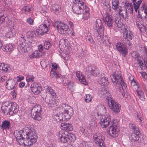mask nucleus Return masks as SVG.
Instances as JSON below:
<instances>
[{
  "instance_id": "obj_15",
  "label": "nucleus",
  "mask_w": 147,
  "mask_h": 147,
  "mask_svg": "<svg viewBox=\"0 0 147 147\" xmlns=\"http://www.w3.org/2000/svg\"><path fill=\"white\" fill-rule=\"evenodd\" d=\"M76 76L80 82L82 84L85 85L87 84L85 77L80 71H77L76 72Z\"/></svg>"
},
{
  "instance_id": "obj_50",
  "label": "nucleus",
  "mask_w": 147,
  "mask_h": 147,
  "mask_svg": "<svg viewBox=\"0 0 147 147\" xmlns=\"http://www.w3.org/2000/svg\"><path fill=\"white\" fill-rule=\"evenodd\" d=\"M40 27L41 28L42 30L43 33H47L48 31L49 28L47 27L42 24V25H41Z\"/></svg>"
},
{
  "instance_id": "obj_41",
  "label": "nucleus",
  "mask_w": 147,
  "mask_h": 147,
  "mask_svg": "<svg viewBox=\"0 0 147 147\" xmlns=\"http://www.w3.org/2000/svg\"><path fill=\"white\" fill-rule=\"evenodd\" d=\"M85 37L87 41L88 40L89 42L91 43V44H94V41L92 38L90 33H88L86 34Z\"/></svg>"
},
{
  "instance_id": "obj_37",
  "label": "nucleus",
  "mask_w": 147,
  "mask_h": 147,
  "mask_svg": "<svg viewBox=\"0 0 147 147\" xmlns=\"http://www.w3.org/2000/svg\"><path fill=\"white\" fill-rule=\"evenodd\" d=\"M136 92H137L140 99L142 101H144L145 99V96L144 93L141 90H136Z\"/></svg>"
},
{
  "instance_id": "obj_17",
  "label": "nucleus",
  "mask_w": 147,
  "mask_h": 147,
  "mask_svg": "<svg viewBox=\"0 0 147 147\" xmlns=\"http://www.w3.org/2000/svg\"><path fill=\"white\" fill-rule=\"evenodd\" d=\"M41 113L37 111L34 112L33 110H31V114L32 117L35 120L40 121L41 119Z\"/></svg>"
},
{
  "instance_id": "obj_21",
  "label": "nucleus",
  "mask_w": 147,
  "mask_h": 147,
  "mask_svg": "<svg viewBox=\"0 0 147 147\" xmlns=\"http://www.w3.org/2000/svg\"><path fill=\"white\" fill-rule=\"evenodd\" d=\"M119 14L120 16H121L125 20L128 19V16L127 12V9H125L124 8L123 9H119Z\"/></svg>"
},
{
  "instance_id": "obj_61",
  "label": "nucleus",
  "mask_w": 147,
  "mask_h": 147,
  "mask_svg": "<svg viewBox=\"0 0 147 147\" xmlns=\"http://www.w3.org/2000/svg\"><path fill=\"white\" fill-rule=\"evenodd\" d=\"M107 91L105 90L104 91H102L100 92V94L102 95L101 97L104 98L107 95Z\"/></svg>"
},
{
  "instance_id": "obj_28",
  "label": "nucleus",
  "mask_w": 147,
  "mask_h": 147,
  "mask_svg": "<svg viewBox=\"0 0 147 147\" xmlns=\"http://www.w3.org/2000/svg\"><path fill=\"white\" fill-rule=\"evenodd\" d=\"M140 138V136L136 135L134 133L132 134L130 137V139L131 140V141L133 142H139L140 141V140H139Z\"/></svg>"
},
{
  "instance_id": "obj_32",
  "label": "nucleus",
  "mask_w": 147,
  "mask_h": 147,
  "mask_svg": "<svg viewBox=\"0 0 147 147\" xmlns=\"http://www.w3.org/2000/svg\"><path fill=\"white\" fill-rule=\"evenodd\" d=\"M42 53L38 51H35L34 53L30 55L31 58H39L42 56Z\"/></svg>"
},
{
  "instance_id": "obj_44",
  "label": "nucleus",
  "mask_w": 147,
  "mask_h": 147,
  "mask_svg": "<svg viewBox=\"0 0 147 147\" xmlns=\"http://www.w3.org/2000/svg\"><path fill=\"white\" fill-rule=\"evenodd\" d=\"M28 47V44L25 42H22L20 44V48L22 51H25V49H26Z\"/></svg>"
},
{
  "instance_id": "obj_60",
  "label": "nucleus",
  "mask_w": 147,
  "mask_h": 147,
  "mask_svg": "<svg viewBox=\"0 0 147 147\" xmlns=\"http://www.w3.org/2000/svg\"><path fill=\"white\" fill-rule=\"evenodd\" d=\"M26 22L30 25H32L34 21L31 18H29L27 19Z\"/></svg>"
},
{
  "instance_id": "obj_9",
  "label": "nucleus",
  "mask_w": 147,
  "mask_h": 147,
  "mask_svg": "<svg viewBox=\"0 0 147 147\" xmlns=\"http://www.w3.org/2000/svg\"><path fill=\"white\" fill-rule=\"evenodd\" d=\"M58 31L59 33L62 34L64 33V32L67 31L69 29V27L66 24L64 23L59 22L57 26Z\"/></svg>"
},
{
  "instance_id": "obj_18",
  "label": "nucleus",
  "mask_w": 147,
  "mask_h": 147,
  "mask_svg": "<svg viewBox=\"0 0 147 147\" xmlns=\"http://www.w3.org/2000/svg\"><path fill=\"white\" fill-rule=\"evenodd\" d=\"M98 82L102 86L107 85L108 83L107 78L105 77V74H101L100 79L98 80Z\"/></svg>"
},
{
  "instance_id": "obj_25",
  "label": "nucleus",
  "mask_w": 147,
  "mask_h": 147,
  "mask_svg": "<svg viewBox=\"0 0 147 147\" xmlns=\"http://www.w3.org/2000/svg\"><path fill=\"white\" fill-rule=\"evenodd\" d=\"M10 105L11 111H12L13 113H16L18 110V106L15 102H12L9 103Z\"/></svg>"
},
{
  "instance_id": "obj_31",
  "label": "nucleus",
  "mask_w": 147,
  "mask_h": 147,
  "mask_svg": "<svg viewBox=\"0 0 147 147\" xmlns=\"http://www.w3.org/2000/svg\"><path fill=\"white\" fill-rule=\"evenodd\" d=\"M43 98L45 99V102L48 104V106L51 107L52 106V102H53L52 98H53L51 96H46L45 98L43 97Z\"/></svg>"
},
{
  "instance_id": "obj_55",
  "label": "nucleus",
  "mask_w": 147,
  "mask_h": 147,
  "mask_svg": "<svg viewBox=\"0 0 147 147\" xmlns=\"http://www.w3.org/2000/svg\"><path fill=\"white\" fill-rule=\"evenodd\" d=\"M52 101L53 102H52V106L51 107L55 106L58 105V101H57L54 98H52Z\"/></svg>"
},
{
  "instance_id": "obj_13",
  "label": "nucleus",
  "mask_w": 147,
  "mask_h": 147,
  "mask_svg": "<svg viewBox=\"0 0 147 147\" xmlns=\"http://www.w3.org/2000/svg\"><path fill=\"white\" fill-rule=\"evenodd\" d=\"M31 90L32 92L35 94L37 95L41 91V88L38 84H32L31 86Z\"/></svg>"
},
{
  "instance_id": "obj_29",
  "label": "nucleus",
  "mask_w": 147,
  "mask_h": 147,
  "mask_svg": "<svg viewBox=\"0 0 147 147\" xmlns=\"http://www.w3.org/2000/svg\"><path fill=\"white\" fill-rule=\"evenodd\" d=\"M9 67L7 64L0 63V71L3 72H7L8 70Z\"/></svg>"
},
{
  "instance_id": "obj_7",
  "label": "nucleus",
  "mask_w": 147,
  "mask_h": 147,
  "mask_svg": "<svg viewBox=\"0 0 147 147\" xmlns=\"http://www.w3.org/2000/svg\"><path fill=\"white\" fill-rule=\"evenodd\" d=\"M95 26L97 30L96 34L97 36H99L101 37L103 35L104 31L102 22L100 19H97L96 20Z\"/></svg>"
},
{
  "instance_id": "obj_16",
  "label": "nucleus",
  "mask_w": 147,
  "mask_h": 147,
  "mask_svg": "<svg viewBox=\"0 0 147 147\" xmlns=\"http://www.w3.org/2000/svg\"><path fill=\"white\" fill-rule=\"evenodd\" d=\"M114 18L111 16L107 15L104 20L105 24L109 27H111L113 23Z\"/></svg>"
},
{
  "instance_id": "obj_52",
  "label": "nucleus",
  "mask_w": 147,
  "mask_h": 147,
  "mask_svg": "<svg viewBox=\"0 0 147 147\" xmlns=\"http://www.w3.org/2000/svg\"><path fill=\"white\" fill-rule=\"evenodd\" d=\"M51 47L50 43L49 42H45L44 45V48L47 50L49 49V48Z\"/></svg>"
},
{
  "instance_id": "obj_22",
  "label": "nucleus",
  "mask_w": 147,
  "mask_h": 147,
  "mask_svg": "<svg viewBox=\"0 0 147 147\" xmlns=\"http://www.w3.org/2000/svg\"><path fill=\"white\" fill-rule=\"evenodd\" d=\"M89 8L87 6H85V9L84 10V12L81 13L83 19L86 20L89 18Z\"/></svg>"
},
{
  "instance_id": "obj_59",
  "label": "nucleus",
  "mask_w": 147,
  "mask_h": 147,
  "mask_svg": "<svg viewBox=\"0 0 147 147\" xmlns=\"http://www.w3.org/2000/svg\"><path fill=\"white\" fill-rule=\"evenodd\" d=\"M50 24V22L49 20H47L45 21L44 24L42 25L47 27L49 28Z\"/></svg>"
},
{
  "instance_id": "obj_12",
  "label": "nucleus",
  "mask_w": 147,
  "mask_h": 147,
  "mask_svg": "<svg viewBox=\"0 0 147 147\" xmlns=\"http://www.w3.org/2000/svg\"><path fill=\"white\" fill-rule=\"evenodd\" d=\"M5 86L6 88L8 90L16 88L15 80L12 79L8 80L6 82Z\"/></svg>"
},
{
  "instance_id": "obj_26",
  "label": "nucleus",
  "mask_w": 147,
  "mask_h": 147,
  "mask_svg": "<svg viewBox=\"0 0 147 147\" xmlns=\"http://www.w3.org/2000/svg\"><path fill=\"white\" fill-rule=\"evenodd\" d=\"M2 50L5 52H9L12 51L13 50V48L12 44H9L4 46L2 48Z\"/></svg>"
},
{
  "instance_id": "obj_43",
  "label": "nucleus",
  "mask_w": 147,
  "mask_h": 147,
  "mask_svg": "<svg viewBox=\"0 0 147 147\" xmlns=\"http://www.w3.org/2000/svg\"><path fill=\"white\" fill-rule=\"evenodd\" d=\"M125 9L128 10V11L130 13L133 12V6L131 3H128L125 6Z\"/></svg>"
},
{
  "instance_id": "obj_53",
  "label": "nucleus",
  "mask_w": 147,
  "mask_h": 147,
  "mask_svg": "<svg viewBox=\"0 0 147 147\" xmlns=\"http://www.w3.org/2000/svg\"><path fill=\"white\" fill-rule=\"evenodd\" d=\"M91 98L90 95L86 94L84 97L85 100L86 102H89L91 101Z\"/></svg>"
},
{
  "instance_id": "obj_10",
  "label": "nucleus",
  "mask_w": 147,
  "mask_h": 147,
  "mask_svg": "<svg viewBox=\"0 0 147 147\" xmlns=\"http://www.w3.org/2000/svg\"><path fill=\"white\" fill-rule=\"evenodd\" d=\"M123 38L122 40L123 42L126 45L127 44H129V41L131 40L133 37L132 34L127 30L123 32Z\"/></svg>"
},
{
  "instance_id": "obj_2",
  "label": "nucleus",
  "mask_w": 147,
  "mask_h": 147,
  "mask_svg": "<svg viewBox=\"0 0 147 147\" xmlns=\"http://www.w3.org/2000/svg\"><path fill=\"white\" fill-rule=\"evenodd\" d=\"M24 137L21 140L22 143L19 145L29 146L35 143L38 137L34 129L29 127H26L24 130Z\"/></svg>"
},
{
  "instance_id": "obj_62",
  "label": "nucleus",
  "mask_w": 147,
  "mask_h": 147,
  "mask_svg": "<svg viewBox=\"0 0 147 147\" xmlns=\"http://www.w3.org/2000/svg\"><path fill=\"white\" fill-rule=\"evenodd\" d=\"M0 24L3 22L5 20V16L4 15H2L1 14L0 15Z\"/></svg>"
},
{
  "instance_id": "obj_51",
  "label": "nucleus",
  "mask_w": 147,
  "mask_h": 147,
  "mask_svg": "<svg viewBox=\"0 0 147 147\" xmlns=\"http://www.w3.org/2000/svg\"><path fill=\"white\" fill-rule=\"evenodd\" d=\"M36 34H37V35H44L45 33H43V32L41 30V28H40V27H39L37 29Z\"/></svg>"
},
{
  "instance_id": "obj_56",
  "label": "nucleus",
  "mask_w": 147,
  "mask_h": 147,
  "mask_svg": "<svg viewBox=\"0 0 147 147\" xmlns=\"http://www.w3.org/2000/svg\"><path fill=\"white\" fill-rule=\"evenodd\" d=\"M30 7L29 6H25L22 8V11L25 12H29L30 11Z\"/></svg>"
},
{
  "instance_id": "obj_38",
  "label": "nucleus",
  "mask_w": 147,
  "mask_h": 147,
  "mask_svg": "<svg viewBox=\"0 0 147 147\" xmlns=\"http://www.w3.org/2000/svg\"><path fill=\"white\" fill-rule=\"evenodd\" d=\"M10 127L9 122L7 121H5L3 122L1 125V127L3 129H9Z\"/></svg>"
},
{
  "instance_id": "obj_5",
  "label": "nucleus",
  "mask_w": 147,
  "mask_h": 147,
  "mask_svg": "<svg viewBox=\"0 0 147 147\" xmlns=\"http://www.w3.org/2000/svg\"><path fill=\"white\" fill-rule=\"evenodd\" d=\"M106 100L109 107L115 113H117L120 111L121 105L115 102L112 98L107 97Z\"/></svg>"
},
{
  "instance_id": "obj_35",
  "label": "nucleus",
  "mask_w": 147,
  "mask_h": 147,
  "mask_svg": "<svg viewBox=\"0 0 147 147\" xmlns=\"http://www.w3.org/2000/svg\"><path fill=\"white\" fill-rule=\"evenodd\" d=\"M90 73L91 75L96 76L99 74V71L97 68L94 67L90 71Z\"/></svg>"
},
{
  "instance_id": "obj_11",
  "label": "nucleus",
  "mask_w": 147,
  "mask_h": 147,
  "mask_svg": "<svg viewBox=\"0 0 147 147\" xmlns=\"http://www.w3.org/2000/svg\"><path fill=\"white\" fill-rule=\"evenodd\" d=\"M67 131H61L58 133V136L61 141L63 143H68L69 139L67 136Z\"/></svg>"
},
{
  "instance_id": "obj_40",
  "label": "nucleus",
  "mask_w": 147,
  "mask_h": 147,
  "mask_svg": "<svg viewBox=\"0 0 147 147\" xmlns=\"http://www.w3.org/2000/svg\"><path fill=\"white\" fill-rule=\"evenodd\" d=\"M112 7L114 10H116L118 8L119 2V0H112Z\"/></svg>"
},
{
  "instance_id": "obj_8",
  "label": "nucleus",
  "mask_w": 147,
  "mask_h": 147,
  "mask_svg": "<svg viewBox=\"0 0 147 147\" xmlns=\"http://www.w3.org/2000/svg\"><path fill=\"white\" fill-rule=\"evenodd\" d=\"M26 127H25L24 129L20 131L16 130L14 131L13 133V135L16 138V141L19 144L22 143L21 142V140L23 139L24 137L23 134L24 132V130H25Z\"/></svg>"
},
{
  "instance_id": "obj_48",
  "label": "nucleus",
  "mask_w": 147,
  "mask_h": 147,
  "mask_svg": "<svg viewBox=\"0 0 147 147\" xmlns=\"http://www.w3.org/2000/svg\"><path fill=\"white\" fill-rule=\"evenodd\" d=\"M67 86L69 90L70 91L72 92L74 91V84L73 82H71L68 83L67 84Z\"/></svg>"
},
{
  "instance_id": "obj_42",
  "label": "nucleus",
  "mask_w": 147,
  "mask_h": 147,
  "mask_svg": "<svg viewBox=\"0 0 147 147\" xmlns=\"http://www.w3.org/2000/svg\"><path fill=\"white\" fill-rule=\"evenodd\" d=\"M31 110H33L34 112L35 111H37L38 112H40L41 113V108L40 105H36L32 107V108L31 109Z\"/></svg>"
},
{
  "instance_id": "obj_19",
  "label": "nucleus",
  "mask_w": 147,
  "mask_h": 147,
  "mask_svg": "<svg viewBox=\"0 0 147 147\" xmlns=\"http://www.w3.org/2000/svg\"><path fill=\"white\" fill-rule=\"evenodd\" d=\"M61 128L64 130L71 131L73 129L72 126L70 124L62 123L61 125Z\"/></svg>"
},
{
  "instance_id": "obj_63",
  "label": "nucleus",
  "mask_w": 147,
  "mask_h": 147,
  "mask_svg": "<svg viewBox=\"0 0 147 147\" xmlns=\"http://www.w3.org/2000/svg\"><path fill=\"white\" fill-rule=\"evenodd\" d=\"M131 55L133 57L136 59L138 57V53L137 52L135 51H134L132 52L131 53Z\"/></svg>"
},
{
  "instance_id": "obj_58",
  "label": "nucleus",
  "mask_w": 147,
  "mask_h": 147,
  "mask_svg": "<svg viewBox=\"0 0 147 147\" xmlns=\"http://www.w3.org/2000/svg\"><path fill=\"white\" fill-rule=\"evenodd\" d=\"M87 145H88V142L83 141L80 144V147H86Z\"/></svg>"
},
{
  "instance_id": "obj_34",
  "label": "nucleus",
  "mask_w": 147,
  "mask_h": 147,
  "mask_svg": "<svg viewBox=\"0 0 147 147\" xmlns=\"http://www.w3.org/2000/svg\"><path fill=\"white\" fill-rule=\"evenodd\" d=\"M64 110L61 107H56L55 108L54 110L53 111V113H55L57 114H58L59 115V114H61L63 115V111Z\"/></svg>"
},
{
  "instance_id": "obj_27",
  "label": "nucleus",
  "mask_w": 147,
  "mask_h": 147,
  "mask_svg": "<svg viewBox=\"0 0 147 147\" xmlns=\"http://www.w3.org/2000/svg\"><path fill=\"white\" fill-rule=\"evenodd\" d=\"M63 116L61 114H59V115L58 114L53 113V114L52 115V117L54 120V121L59 122L61 121H63V118L62 116Z\"/></svg>"
},
{
  "instance_id": "obj_47",
  "label": "nucleus",
  "mask_w": 147,
  "mask_h": 147,
  "mask_svg": "<svg viewBox=\"0 0 147 147\" xmlns=\"http://www.w3.org/2000/svg\"><path fill=\"white\" fill-rule=\"evenodd\" d=\"M50 76L52 78H55L56 79L59 77V75L55 71H51Z\"/></svg>"
},
{
  "instance_id": "obj_49",
  "label": "nucleus",
  "mask_w": 147,
  "mask_h": 147,
  "mask_svg": "<svg viewBox=\"0 0 147 147\" xmlns=\"http://www.w3.org/2000/svg\"><path fill=\"white\" fill-rule=\"evenodd\" d=\"M47 91L49 92L53 96H54L55 95L54 91L51 87L49 86L46 88Z\"/></svg>"
},
{
  "instance_id": "obj_57",
  "label": "nucleus",
  "mask_w": 147,
  "mask_h": 147,
  "mask_svg": "<svg viewBox=\"0 0 147 147\" xmlns=\"http://www.w3.org/2000/svg\"><path fill=\"white\" fill-rule=\"evenodd\" d=\"M104 8L105 9L107 13L108 12V13H109L111 12L110 7L109 4L105 5Z\"/></svg>"
},
{
  "instance_id": "obj_36",
  "label": "nucleus",
  "mask_w": 147,
  "mask_h": 147,
  "mask_svg": "<svg viewBox=\"0 0 147 147\" xmlns=\"http://www.w3.org/2000/svg\"><path fill=\"white\" fill-rule=\"evenodd\" d=\"M139 16H138V18L136 19V25H138L139 28H142V27H141V26L144 28L145 25L144 24L142 23V22L141 20L142 19L140 18H139Z\"/></svg>"
},
{
  "instance_id": "obj_33",
  "label": "nucleus",
  "mask_w": 147,
  "mask_h": 147,
  "mask_svg": "<svg viewBox=\"0 0 147 147\" xmlns=\"http://www.w3.org/2000/svg\"><path fill=\"white\" fill-rule=\"evenodd\" d=\"M114 25L118 28H121L122 26L123 23L121 22V20L120 19L117 18L115 19Z\"/></svg>"
},
{
  "instance_id": "obj_3",
  "label": "nucleus",
  "mask_w": 147,
  "mask_h": 147,
  "mask_svg": "<svg viewBox=\"0 0 147 147\" xmlns=\"http://www.w3.org/2000/svg\"><path fill=\"white\" fill-rule=\"evenodd\" d=\"M111 80L114 85L119 88L123 89L125 88L126 85L121 77V74L120 71H116L112 76Z\"/></svg>"
},
{
  "instance_id": "obj_39",
  "label": "nucleus",
  "mask_w": 147,
  "mask_h": 147,
  "mask_svg": "<svg viewBox=\"0 0 147 147\" xmlns=\"http://www.w3.org/2000/svg\"><path fill=\"white\" fill-rule=\"evenodd\" d=\"M67 136L69 142H74L76 139V136L75 134L72 133H69L67 134Z\"/></svg>"
},
{
  "instance_id": "obj_6",
  "label": "nucleus",
  "mask_w": 147,
  "mask_h": 147,
  "mask_svg": "<svg viewBox=\"0 0 147 147\" xmlns=\"http://www.w3.org/2000/svg\"><path fill=\"white\" fill-rule=\"evenodd\" d=\"M93 139L96 144L99 147H106L104 144L105 138L102 134L99 133L94 134Z\"/></svg>"
},
{
  "instance_id": "obj_30",
  "label": "nucleus",
  "mask_w": 147,
  "mask_h": 147,
  "mask_svg": "<svg viewBox=\"0 0 147 147\" xmlns=\"http://www.w3.org/2000/svg\"><path fill=\"white\" fill-rule=\"evenodd\" d=\"M131 127L133 130H134V133L136 135L140 136V133L139 129L136 126L135 124H131Z\"/></svg>"
},
{
  "instance_id": "obj_23",
  "label": "nucleus",
  "mask_w": 147,
  "mask_h": 147,
  "mask_svg": "<svg viewBox=\"0 0 147 147\" xmlns=\"http://www.w3.org/2000/svg\"><path fill=\"white\" fill-rule=\"evenodd\" d=\"M69 111L67 110H64L63 116H62V117L63 118V121L67 120L69 119L71 116L72 115V111L71 113H70L69 114Z\"/></svg>"
},
{
  "instance_id": "obj_1",
  "label": "nucleus",
  "mask_w": 147,
  "mask_h": 147,
  "mask_svg": "<svg viewBox=\"0 0 147 147\" xmlns=\"http://www.w3.org/2000/svg\"><path fill=\"white\" fill-rule=\"evenodd\" d=\"M114 121L112 122L111 121L110 116H103L101 119L100 125L102 128H106L109 124H111L110 127L107 129V132L112 137H116L119 134V131L117 126V124Z\"/></svg>"
},
{
  "instance_id": "obj_20",
  "label": "nucleus",
  "mask_w": 147,
  "mask_h": 147,
  "mask_svg": "<svg viewBox=\"0 0 147 147\" xmlns=\"http://www.w3.org/2000/svg\"><path fill=\"white\" fill-rule=\"evenodd\" d=\"M10 105L9 103H6L5 105L3 106L1 108L3 113L5 115H7L11 111Z\"/></svg>"
},
{
  "instance_id": "obj_54",
  "label": "nucleus",
  "mask_w": 147,
  "mask_h": 147,
  "mask_svg": "<svg viewBox=\"0 0 147 147\" xmlns=\"http://www.w3.org/2000/svg\"><path fill=\"white\" fill-rule=\"evenodd\" d=\"M34 77L33 76H27L26 78V81L28 82H32L34 81Z\"/></svg>"
},
{
  "instance_id": "obj_46",
  "label": "nucleus",
  "mask_w": 147,
  "mask_h": 147,
  "mask_svg": "<svg viewBox=\"0 0 147 147\" xmlns=\"http://www.w3.org/2000/svg\"><path fill=\"white\" fill-rule=\"evenodd\" d=\"M145 10V9L144 8L141 7L139 9L138 11V15L139 16V18L141 19H143V17H142V16L144 15V13H143V11Z\"/></svg>"
},
{
  "instance_id": "obj_64",
  "label": "nucleus",
  "mask_w": 147,
  "mask_h": 147,
  "mask_svg": "<svg viewBox=\"0 0 147 147\" xmlns=\"http://www.w3.org/2000/svg\"><path fill=\"white\" fill-rule=\"evenodd\" d=\"M142 77L145 80H147V74L145 72H142L141 73Z\"/></svg>"
},
{
  "instance_id": "obj_45",
  "label": "nucleus",
  "mask_w": 147,
  "mask_h": 147,
  "mask_svg": "<svg viewBox=\"0 0 147 147\" xmlns=\"http://www.w3.org/2000/svg\"><path fill=\"white\" fill-rule=\"evenodd\" d=\"M60 8V7L59 5L57 4H53L52 5V9L55 12L59 11Z\"/></svg>"
},
{
  "instance_id": "obj_4",
  "label": "nucleus",
  "mask_w": 147,
  "mask_h": 147,
  "mask_svg": "<svg viewBox=\"0 0 147 147\" xmlns=\"http://www.w3.org/2000/svg\"><path fill=\"white\" fill-rule=\"evenodd\" d=\"M85 6H87L80 0H75L72 6L74 12L78 15H81L84 12Z\"/></svg>"
},
{
  "instance_id": "obj_24",
  "label": "nucleus",
  "mask_w": 147,
  "mask_h": 147,
  "mask_svg": "<svg viewBox=\"0 0 147 147\" xmlns=\"http://www.w3.org/2000/svg\"><path fill=\"white\" fill-rule=\"evenodd\" d=\"M142 1V0H133L134 7L136 12H137Z\"/></svg>"
},
{
  "instance_id": "obj_14",
  "label": "nucleus",
  "mask_w": 147,
  "mask_h": 147,
  "mask_svg": "<svg viewBox=\"0 0 147 147\" xmlns=\"http://www.w3.org/2000/svg\"><path fill=\"white\" fill-rule=\"evenodd\" d=\"M116 48L118 50L124 55L127 53L125 45L121 43H118L116 45Z\"/></svg>"
}]
</instances>
